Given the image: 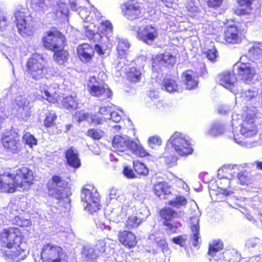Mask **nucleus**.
I'll return each instance as SVG.
<instances>
[{"label": "nucleus", "instance_id": "obj_1", "mask_svg": "<svg viewBox=\"0 0 262 262\" xmlns=\"http://www.w3.org/2000/svg\"><path fill=\"white\" fill-rule=\"evenodd\" d=\"M0 241L7 248L3 254L10 261L18 262L24 259L28 254L21 243V237L15 228L4 229L1 233Z\"/></svg>", "mask_w": 262, "mask_h": 262}, {"label": "nucleus", "instance_id": "obj_2", "mask_svg": "<svg viewBox=\"0 0 262 262\" xmlns=\"http://www.w3.org/2000/svg\"><path fill=\"white\" fill-rule=\"evenodd\" d=\"M33 171L26 167L18 168L14 174L4 172L1 180L3 184V192L27 190L33 184Z\"/></svg>", "mask_w": 262, "mask_h": 262}, {"label": "nucleus", "instance_id": "obj_3", "mask_svg": "<svg viewBox=\"0 0 262 262\" xmlns=\"http://www.w3.org/2000/svg\"><path fill=\"white\" fill-rule=\"evenodd\" d=\"M48 187L49 195L59 201L60 206L67 208L66 205L70 202L69 196L71 194L67 183L59 176H55L49 182Z\"/></svg>", "mask_w": 262, "mask_h": 262}, {"label": "nucleus", "instance_id": "obj_4", "mask_svg": "<svg viewBox=\"0 0 262 262\" xmlns=\"http://www.w3.org/2000/svg\"><path fill=\"white\" fill-rule=\"evenodd\" d=\"M177 54L172 50H165L164 52L152 56L150 62L152 70L156 72L161 71L163 68L169 69L176 63Z\"/></svg>", "mask_w": 262, "mask_h": 262}, {"label": "nucleus", "instance_id": "obj_5", "mask_svg": "<svg viewBox=\"0 0 262 262\" xmlns=\"http://www.w3.org/2000/svg\"><path fill=\"white\" fill-rule=\"evenodd\" d=\"M41 257L43 262H68V255L60 247L52 244H45L42 248Z\"/></svg>", "mask_w": 262, "mask_h": 262}, {"label": "nucleus", "instance_id": "obj_6", "mask_svg": "<svg viewBox=\"0 0 262 262\" xmlns=\"http://www.w3.org/2000/svg\"><path fill=\"white\" fill-rule=\"evenodd\" d=\"M247 31V27L245 23L228 25L223 33L224 40L227 44L240 43L245 37Z\"/></svg>", "mask_w": 262, "mask_h": 262}, {"label": "nucleus", "instance_id": "obj_7", "mask_svg": "<svg viewBox=\"0 0 262 262\" xmlns=\"http://www.w3.org/2000/svg\"><path fill=\"white\" fill-rule=\"evenodd\" d=\"M169 141L171 147L180 156H187L193 152L192 145L182 133L174 132Z\"/></svg>", "mask_w": 262, "mask_h": 262}, {"label": "nucleus", "instance_id": "obj_8", "mask_svg": "<svg viewBox=\"0 0 262 262\" xmlns=\"http://www.w3.org/2000/svg\"><path fill=\"white\" fill-rule=\"evenodd\" d=\"M85 185L83 187V206L84 209L93 213L100 209V201L99 195L94 192V187L93 185Z\"/></svg>", "mask_w": 262, "mask_h": 262}, {"label": "nucleus", "instance_id": "obj_9", "mask_svg": "<svg viewBox=\"0 0 262 262\" xmlns=\"http://www.w3.org/2000/svg\"><path fill=\"white\" fill-rule=\"evenodd\" d=\"M44 61L42 56L35 54L30 57L27 63V72L35 80H38L45 76Z\"/></svg>", "mask_w": 262, "mask_h": 262}, {"label": "nucleus", "instance_id": "obj_10", "mask_svg": "<svg viewBox=\"0 0 262 262\" xmlns=\"http://www.w3.org/2000/svg\"><path fill=\"white\" fill-rule=\"evenodd\" d=\"M44 47L53 51L63 49L64 46V36L58 31H49L44 34L42 38Z\"/></svg>", "mask_w": 262, "mask_h": 262}, {"label": "nucleus", "instance_id": "obj_11", "mask_svg": "<svg viewBox=\"0 0 262 262\" xmlns=\"http://www.w3.org/2000/svg\"><path fill=\"white\" fill-rule=\"evenodd\" d=\"M181 212V211L178 212L170 207H165L159 210V215L162 221V225L172 233H176L178 229L181 226V224L179 222L173 224L171 221L173 218L180 217Z\"/></svg>", "mask_w": 262, "mask_h": 262}, {"label": "nucleus", "instance_id": "obj_12", "mask_svg": "<svg viewBox=\"0 0 262 262\" xmlns=\"http://www.w3.org/2000/svg\"><path fill=\"white\" fill-rule=\"evenodd\" d=\"M21 136L15 130H11L2 137V145L7 152L16 154L20 150Z\"/></svg>", "mask_w": 262, "mask_h": 262}, {"label": "nucleus", "instance_id": "obj_13", "mask_svg": "<svg viewBox=\"0 0 262 262\" xmlns=\"http://www.w3.org/2000/svg\"><path fill=\"white\" fill-rule=\"evenodd\" d=\"M15 17L17 31L20 35L23 37H29L34 34V27L31 21L27 20L24 12L16 11Z\"/></svg>", "mask_w": 262, "mask_h": 262}, {"label": "nucleus", "instance_id": "obj_14", "mask_svg": "<svg viewBox=\"0 0 262 262\" xmlns=\"http://www.w3.org/2000/svg\"><path fill=\"white\" fill-rule=\"evenodd\" d=\"M122 13L129 20L138 19L142 16V8L141 4L135 0H129L122 5Z\"/></svg>", "mask_w": 262, "mask_h": 262}, {"label": "nucleus", "instance_id": "obj_15", "mask_svg": "<svg viewBox=\"0 0 262 262\" xmlns=\"http://www.w3.org/2000/svg\"><path fill=\"white\" fill-rule=\"evenodd\" d=\"M149 169L144 163L139 160L134 161L133 162V169L128 166L123 168V173L128 179L140 178L148 175Z\"/></svg>", "mask_w": 262, "mask_h": 262}, {"label": "nucleus", "instance_id": "obj_16", "mask_svg": "<svg viewBox=\"0 0 262 262\" xmlns=\"http://www.w3.org/2000/svg\"><path fill=\"white\" fill-rule=\"evenodd\" d=\"M158 35V29L151 25L139 27L137 31V38L149 45L155 42Z\"/></svg>", "mask_w": 262, "mask_h": 262}, {"label": "nucleus", "instance_id": "obj_17", "mask_svg": "<svg viewBox=\"0 0 262 262\" xmlns=\"http://www.w3.org/2000/svg\"><path fill=\"white\" fill-rule=\"evenodd\" d=\"M14 104L18 107L14 113L23 120L27 119L30 116L31 107L30 101L26 98L24 94L16 96Z\"/></svg>", "mask_w": 262, "mask_h": 262}, {"label": "nucleus", "instance_id": "obj_18", "mask_svg": "<svg viewBox=\"0 0 262 262\" xmlns=\"http://www.w3.org/2000/svg\"><path fill=\"white\" fill-rule=\"evenodd\" d=\"M59 85L55 82L47 81L40 86V91L46 96V99L50 103L58 101L59 95L58 93Z\"/></svg>", "mask_w": 262, "mask_h": 262}, {"label": "nucleus", "instance_id": "obj_19", "mask_svg": "<svg viewBox=\"0 0 262 262\" xmlns=\"http://www.w3.org/2000/svg\"><path fill=\"white\" fill-rule=\"evenodd\" d=\"M237 75L245 83H250L256 75V71L251 63H241L237 68Z\"/></svg>", "mask_w": 262, "mask_h": 262}, {"label": "nucleus", "instance_id": "obj_20", "mask_svg": "<svg viewBox=\"0 0 262 262\" xmlns=\"http://www.w3.org/2000/svg\"><path fill=\"white\" fill-rule=\"evenodd\" d=\"M117 238L119 242L128 249L135 248L138 244L136 235L134 233L129 230H122L119 231Z\"/></svg>", "mask_w": 262, "mask_h": 262}, {"label": "nucleus", "instance_id": "obj_21", "mask_svg": "<svg viewBox=\"0 0 262 262\" xmlns=\"http://www.w3.org/2000/svg\"><path fill=\"white\" fill-rule=\"evenodd\" d=\"M62 106L68 110H76L73 113V119L74 121L80 123L81 121L82 114L80 108H78V103L76 100L72 96H67L64 97L62 101Z\"/></svg>", "mask_w": 262, "mask_h": 262}, {"label": "nucleus", "instance_id": "obj_22", "mask_svg": "<svg viewBox=\"0 0 262 262\" xmlns=\"http://www.w3.org/2000/svg\"><path fill=\"white\" fill-rule=\"evenodd\" d=\"M69 3V0H53L52 7L57 18L66 19L68 17Z\"/></svg>", "mask_w": 262, "mask_h": 262}, {"label": "nucleus", "instance_id": "obj_23", "mask_svg": "<svg viewBox=\"0 0 262 262\" xmlns=\"http://www.w3.org/2000/svg\"><path fill=\"white\" fill-rule=\"evenodd\" d=\"M182 78L187 90H192L198 88V77L192 70H187L184 71L182 74Z\"/></svg>", "mask_w": 262, "mask_h": 262}, {"label": "nucleus", "instance_id": "obj_24", "mask_svg": "<svg viewBox=\"0 0 262 262\" xmlns=\"http://www.w3.org/2000/svg\"><path fill=\"white\" fill-rule=\"evenodd\" d=\"M240 131L246 138L255 136L257 133V129L253 119H245L241 124Z\"/></svg>", "mask_w": 262, "mask_h": 262}, {"label": "nucleus", "instance_id": "obj_25", "mask_svg": "<svg viewBox=\"0 0 262 262\" xmlns=\"http://www.w3.org/2000/svg\"><path fill=\"white\" fill-rule=\"evenodd\" d=\"M16 40L12 39L10 41H6L5 44L1 46V51L3 54L9 60L12 64V60H14L17 56V49L10 45H14Z\"/></svg>", "mask_w": 262, "mask_h": 262}, {"label": "nucleus", "instance_id": "obj_26", "mask_svg": "<svg viewBox=\"0 0 262 262\" xmlns=\"http://www.w3.org/2000/svg\"><path fill=\"white\" fill-rule=\"evenodd\" d=\"M129 149L139 157L144 158L149 155V153L142 147L139 140L128 139L127 150Z\"/></svg>", "mask_w": 262, "mask_h": 262}, {"label": "nucleus", "instance_id": "obj_27", "mask_svg": "<svg viewBox=\"0 0 262 262\" xmlns=\"http://www.w3.org/2000/svg\"><path fill=\"white\" fill-rule=\"evenodd\" d=\"M209 262H237L235 254L230 252H220L214 254L213 256L214 261H212L211 255H208Z\"/></svg>", "mask_w": 262, "mask_h": 262}, {"label": "nucleus", "instance_id": "obj_28", "mask_svg": "<svg viewBox=\"0 0 262 262\" xmlns=\"http://www.w3.org/2000/svg\"><path fill=\"white\" fill-rule=\"evenodd\" d=\"M153 192L159 198L165 199L170 193V187L165 182H157L154 185Z\"/></svg>", "mask_w": 262, "mask_h": 262}, {"label": "nucleus", "instance_id": "obj_29", "mask_svg": "<svg viewBox=\"0 0 262 262\" xmlns=\"http://www.w3.org/2000/svg\"><path fill=\"white\" fill-rule=\"evenodd\" d=\"M128 139L120 135L115 136L112 140V146L118 152H124L127 150Z\"/></svg>", "mask_w": 262, "mask_h": 262}, {"label": "nucleus", "instance_id": "obj_30", "mask_svg": "<svg viewBox=\"0 0 262 262\" xmlns=\"http://www.w3.org/2000/svg\"><path fill=\"white\" fill-rule=\"evenodd\" d=\"M178 81V77L177 78L165 77L162 81V89L170 93L178 92L179 89Z\"/></svg>", "mask_w": 262, "mask_h": 262}, {"label": "nucleus", "instance_id": "obj_31", "mask_svg": "<svg viewBox=\"0 0 262 262\" xmlns=\"http://www.w3.org/2000/svg\"><path fill=\"white\" fill-rule=\"evenodd\" d=\"M89 92L91 95L95 97L104 95L105 99L111 98L112 96V92L109 88L99 85H92L90 88Z\"/></svg>", "mask_w": 262, "mask_h": 262}, {"label": "nucleus", "instance_id": "obj_32", "mask_svg": "<svg viewBox=\"0 0 262 262\" xmlns=\"http://www.w3.org/2000/svg\"><path fill=\"white\" fill-rule=\"evenodd\" d=\"M237 79L234 74L225 72L220 75V82L226 88H231L234 85Z\"/></svg>", "mask_w": 262, "mask_h": 262}, {"label": "nucleus", "instance_id": "obj_33", "mask_svg": "<svg viewBox=\"0 0 262 262\" xmlns=\"http://www.w3.org/2000/svg\"><path fill=\"white\" fill-rule=\"evenodd\" d=\"M66 159L69 165L76 168L80 166V160L76 149L72 148L69 149L66 152Z\"/></svg>", "mask_w": 262, "mask_h": 262}, {"label": "nucleus", "instance_id": "obj_34", "mask_svg": "<svg viewBox=\"0 0 262 262\" xmlns=\"http://www.w3.org/2000/svg\"><path fill=\"white\" fill-rule=\"evenodd\" d=\"M224 248V244L220 239L214 240L209 243L208 246V255H211V256H214V254H218L223 250ZM212 260L214 261L213 257Z\"/></svg>", "mask_w": 262, "mask_h": 262}, {"label": "nucleus", "instance_id": "obj_35", "mask_svg": "<svg viewBox=\"0 0 262 262\" xmlns=\"http://www.w3.org/2000/svg\"><path fill=\"white\" fill-rule=\"evenodd\" d=\"M83 120L86 121L90 125H97L101 124L104 122V119L101 117L97 113L95 114H83Z\"/></svg>", "mask_w": 262, "mask_h": 262}, {"label": "nucleus", "instance_id": "obj_36", "mask_svg": "<svg viewBox=\"0 0 262 262\" xmlns=\"http://www.w3.org/2000/svg\"><path fill=\"white\" fill-rule=\"evenodd\" d=\"M190 229L193 233L192 236V239L193 241V245L194 246H196L199 244V220L197 219H191V225Z\"/></svg>", "mask_w": 262, "mask_h": 262}, {"label": "nucleus", "instance_id": "obj_37", "mask_svg": "<svg viewBox=\"0 0 262 262\" xmlns=\"http://www.w3.org/2000/svg\"><path fill=\"white\" fill-rule=\"evenodd\" d=\"M129 47V44L127 42L124 40L119 41L117 46L118 57L120 59L125 58Z\"/></svg>", "mask_w": 262, "mask_h": 262}, {"label": "nucleus", "instance_id": "obj_38", "mask_svg": "<svg viewBox=\"0 0 262 262\" xmlns=\"http://www.w3.org/2000/svg\"><path fill=\"white\" fill-rule=\"evenodd\" d=\"M94 55V48L88 44L83 43V58L84 62H91Z\"/></svg>", "mask_w": 262, "mask_h": 262}, {"label": "nucleus", "instance_id": "obj_39", "mask_svg": "<svg viewBox=\"0 0 262 262\" xmlns=\"http://www.w3.org/2000/svg\"><path fill=\"white\" fill-rule=\"evenodd\" d=\"M54 52L55 53L53 58L59 64H63L67 61L68 59L69 54L66 50L61 49Z\"/></svg>", "mask_w": 262, "mask_h": 262}, {"label": "nucleus", "instance_id": "obj_40", "mask_svg": "<svg viewBox=\"0 0 262 262\" xmlns=\"http://www.w3.org/2000/svg\"><path fill=\"white\" fill-rule=\"evenodd\" d=\"M187 203V199L182 195H177L174 200L168 201V205L174 208H180L185 207Z\"/></svg>", "mask_w": 262, "mask_h": 262}, {"label": "nucleus", "instance_id": "obj_41", "mask_svg": "<svg viewBox=\"0 0 262 262\" xmlns=\"http://www.w3.org/2000/svg\"><path fill=\"white\" fill-rule=\"evenodd\" d=\"M143 222V220L136 215L129 216L126 221L125 225L128 229H134L138 227Z\"/></svg>", "mask_w": 262, "mask_h": 262}, {"label": "nucleus", "instance_id": "obj_42", "mask_svg": "<svg viewBox=\"0 0 262 262\" xmlns=\"http://www.w3.org/2000/svg\"><path fill=\"white\" fill-rule=\"evenodd\" d=\"M32 6L34 11L38 12L39 14H42L47 10L48 5L47 1L36 0L31 2Z\"/></svg>", "mask_w": 262, "mask_h": 262}, {"label": "nucleus", "instance_id": "obj_43", "mask_svg": "<svg viewBox=\"0 0 262 262\" xmlns=\"http://www.w3.org/2000/svg\"><path fill=\"white\" fill-rule=\"evenodd\" d=\"M83 254L85 255V259L87 262H92L99 257L93 247L83 248Z\"/></svg>", "mask_w": 262, "mask_h": 262}, {"label": "nucleus", "instance_id": "obj_44", "mask_svg": "<svg viewBox=\"0 0 262 262\" xmlns=\"http://www.w3.org/2000/svg\"><path fill=\"white\" fill-rule=\"evenodd\" d=\"M141 75V73L139 70L132 68L127 74V78L130 82H137L140 81Z\"/></svg>", "mask_w": 262, "mask_h": 262}, {"label": "nucleus", "instance_id": "obj_45", "mask_svg": "<svg viewBox=\"0 0 262 262\" xmlns=\"http://www.w3.org/2000/svg\"><path fill=\"white\" fill-rule=\"evenodd\" d=\"M231 171L232 169L228 167H222L218 170L217 176L221 179L229 180L233 177Z\"/></svg>", "mask_w": 262, "mask_h": 262}, {"label": "nucleus", "instance_id": "obj_46", "mask_svg": "<svg viewBox=\"0 0 262 262\" xmlns=\"http://www.w3.org/2000/svg\"><path fill=\"white\" fill-rule=\"evenodd\" d=\"M96 254L98 256L102 255L105 252L106 243L103 240H99L97 241L93 247Z\"/></svg>", "mask_w": 262, "mask_h": 262}, {"label": "nucleus", "instance_id": "obj_47", "mask_svg": "<svg viewBox=\"0 0 262 262\" xmlns=\"http://www.w3.org/2000/svg\"><path fill=\"white\" fill-rule=\"evenodd\" d=\"M206 57L210 61L214 62L216 60L217 57V51L215 47H212L211 49H208L206 51L203 53Z\"/></svg>", "mask_w": 262, "mask_h": 262}, {"label": "nucleus", "instance_id": "obj_48", "mask_svg": "<svg viewBox=\"0 0 262 262\" xmlns=\"http://www.w3.org/2000/svg\"><path fill=\"white\" fill-rule=\"evenodd\" d=\"M238 180L241 185H248L250 183V178L248 172L246 170H243L239 172L237 176Z\"/></svg>", "mask_w": 262, "mask_h": 262}, {"label": "nucleus", "instance_id": "obj_49", "mask_svg": "<svg viewBox=\"0 0 262 262\" xmlns=\"http://www.w3.org/2000/svg\"><path fill=\"white\" fill-rule=\"evenodd\" d=\"M56 118V115L54 112L48 113L44 121L45 125L47 127L53 126L55 124V120Z\"/></svg>", "mask_w": 262, "mask_h": 262}, {"label": "nucleus", "instance_id": "obj_50", "mask_svg": "<svg viewBox=\"0 0 262 262\" xmlns=\"http://www.w3.org/2000/svg\"><path fill=\"white\" fill-rule=\"evenodd\" d=\"M112 111L111 108L109 106H102L99 108L98 112V115L101 116V117L104 119V121L107 119H110L111 117V114Z\"/></svg>", "mask_w": 262, "mask_h": 262}, {"label": "nucleus", "instance_id": "obj_51", "mask_svg": "<svg viewBox=\"0 0 262 262\" xmlns=\"http://www.w3.org/2000/svg\"><path fill=\"white\" fill-rule=\"evenodd\" d=\"M103 132L101 130H97L95 128H91L89 129L86 134V135L93 139V140H99L102 137Z\"/></svg>", "mask_w": 262, "mask_h": 262}, {"label": "nucleus", "instance_id": "obj_52", "mask_svg": "<svg viewBox=\"0 0 262 262\" xmlns=\"http://www.w3.org/2000/svg\"><path fill=\"white\" fill-rule=\"evenodd\" d=\"M224 0H206V3L208 8L216 10L221 7Z\"/></svg>", "mask_w": 262, "mask_h": 262}, {"label": "nucleus", "instance_id": "obj_53", "mask_svg": "<svg viewBox=\"0 0 262 262\" xmlns=\"http://www.w3.org/2000/svg\"><path fill=\"white\" fill-rule=\"evenodd\" d=\"M245 8H237L234 9V12L237 16L249 15L251 14L252 6L246 7Z\"/></svg>", "mask_w": 262, "mask_h": 262}, {"label": "nucleus", "instance_id": "obj_54", "mask_svg": "<svg viewBox=\"0 0 262 262\" xmlns=\"http://www.w3.org/2000/svg\"><path fill=\"white\" fill-rule=\"evenodd\" d=\"M186 9L188 13V15L192 16L194 15L199 12V8L194 4L193 2H189L186 5Z\"/></svg>", "mask_w": 262, "mask_h": 262}, {"label": "nucleus", "instance_id": "obj_55", "mask_svg": "<svg viewBox=\"0 0 262 262\" xmlns=\"http://www.w3.org/2000/svg\"><path fill=\"white\" fill-rule=\"evenodd\" d=\"M23 138L25 143L27 144L30 145L31 147H32L33 145L36 144V139L30 133H26L23 136Z\"/></svg>", "mask_w": 262, "mask_h": 262}, {"label": "nucleus", "instance_id": "obj_56", "mask_svg": "<svg viewBox=\"0 0 262 262\" xmlns=\"http://www.w3.org/2000/svg\"><path fill=\"white\" fill-rule=\"evenodd\" d=\"M8 93L10 95H15L16 96L24 94L22 89L19 88L16 84L11 85L8 90Z\"/></svg>", "mask_w": 262, "mask_h": 262}, {"label": "nucleus", "instance_id": "obj_57", "mask_svg": "<svg viewBox=\"0 0 262 262\" xmlns=\"http://www.w3.org/2000/svg\"><path fill=\"white\" fill-rule=\"evenodd\" d=\"M186 235H179L176 237H173L171 241L173 243L178 245L181 247H184L186 241Z\"/></svg>", "mask_w": 262, "mask_h": 262}, {"label": "nucleus", "instance_id": "obj_58", "mask_svg": "<svg viewBox=\"0 0 262 262\" xmlns=\"http://www.w3.org/2000/svg\"><path fill=\"white\" fill-rule=\"evenodd\" d=\"M164 157L167 160V162L168 163L176 162L178 158L176 155L170 154V150L167 149L165 150L164 153Z\"/></svg>", "mask_w": 262, "mask_h": 262}, {"label": "nucleus", "instance_id": "obj_59", "mask_svg": "<svg viewBox=\"0 0 262 262\" xmlns=\"http://www.w3.org/2000/svg\"><path fill=\"white\" fill-rule=\"evenodd\" d=\"M17 225L20 227H29L31 225V221L28 219H24L17 217L15 218Z\"/></svg>", "mask_w": 262, "mask_h": 262}, {"label": "nucleus", "instance_id": "obj_60", "mask_svg": "<svg viewBox=\"0 0 262 262\" xmlns=\"http://www.w3.org/2000/svg\"><path fill=\"white\" fill-rule=\"evenodd\" d=\"M7 25V20L3 12L0 11V30L5 28Z\"/></svg>", "mask_w": 262, "mask_h": 262}, {"label": "nucleus", "instance_id": "obj_61", "mask_svg": "<svg viewBox=\"0 0 262 262\" xmlns=\"http://www.w3.org/2000/svg\"><path fill=\"white\" fill-rule=\"evenodd\" d=\"M254 1L255 0H236V3L241 7H250L252 6Z\"/></svg>", "mask_w": 262, "mask_h": 262}, {"label": "nucleus", "instance_id": "obj_62", "mask_svg": "<svg viewBox=\"0 0 262 262\" xmlns=\"http://www.w3.org/2000/svg\"><path fill=\"white\" fill-rule=\"evenodd\" d=\"M148 142L149 145H159L161 144V140L158 137H150L148 140Z\"/></svg>", "mask_w": 262, "mask_h": 262}, {"label": "nucleus", "instance_id": "obj_63", "mask_svg": "<svg viewBox=\"0 0 262 262\" xmlns=\"http://www.w3.org/2000/svg\"><path fill=\"white\" fill-rule=\"evenodd\" d=\"M7 117V115L5 108L0 105V128H1L4 120Z\"/></svg>", "mask_w": 262, "mask_h": 262}, {"label": "nucleus", "instance_id": "obj_64", "mask_svg": "<svg viewBox=\"0 0 262 262\" xmlns=\"http://www.w3.org/2000/svg\"><path fill=\"white\" fill-rule=\"evenodd\" d=\"M110 119L112 120L115 122H119L121 119V116L118 115L117 112L112 111Z\"/></svg>", "mask_w": 262, "mask_h": 262}]
</instances>
